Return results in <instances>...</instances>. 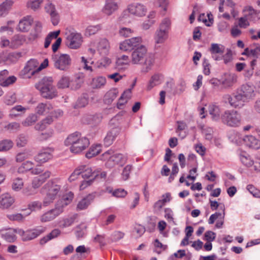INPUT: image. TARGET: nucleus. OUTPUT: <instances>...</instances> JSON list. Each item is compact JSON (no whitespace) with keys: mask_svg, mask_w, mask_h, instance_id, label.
I'll list each match as a JSON object with an SVG mask.
<instances>
[{"mask_svg":"<svg viewBox=\"0 0 260 260\" xmlns=\"http://www.w3.org/2000/svg\"><path fill=\"white\" fill-rule=\"evenodd\" d=\"M255 96L254 87L249 84H243L232 95L224 94L222 101L225 104H229L232 107L241 108L244 102H248Z\"/></svg>","mask_w":260,"mask_h":260,"instance_id":"obj_1","label":"nucleus"},{"mask_svg":"<svg viewBox=\"0 0 260 260\" xmlns=\"http://www.w3.org/2000/svg\"><path fill=\"white\" fill-rule=\"evenodd\" d=\"M131 61L134 64L142 65L141 72L146 73L151 70L154 59L151 54L148 53L146 47L140 44L132 52Z\"/></svg>","mask_w":260,"mask_h":260,"instance_id":"obj_2","label":"nucleus"},{"mask_svg":"<svg viewBox=\"0 0 260 260\" xmlns=\"http://www.w3.org/2000/svg\"><path fill=\"white\" fill-rule=\"evenodd\" d=\"M51 77H44L36 85L41 95L46 99H52L57 96V91L53 84Z\"/></svg>","mask_w":260,"mask_h":260,"instance_id":"obj_3","label":"nucleus"},{"mask_svg":"<svg viewBox=\"0 0 260 260\" xmlns=\"http://www.w3.org/2000/svg\"><path fill=\"white\" fill-rule=\"evenodd\" d=\"M61 186L55 182L49 181L42 188V192L46 195L43 201L44 207H47L53 202L60 191Z\"/></svg>","mask_w":260,"mask_h":260,"instance_id":"obj_4","label":"nucleus"},{"mask_svg":"<svg viewBox=\"0 0 260 260\" xmlns=\"http://www.w3.org/2000/svg\"><path fill=\"white\" fill-rule=\"evenodd\" d=\"M112 150H108L103 154L101 159L106 161L105 166L107 168L111 169L116 165L122 166L127 161L126 156L120 153L113 154Z\"/></svg>","mask_w":260,"mask_h":260,"instance_id":"obj_5","label":"nucleus"},{"mask_svg":"<svg viewBox=\"0 0 260 260\" xmlns=\"http://www.w3.org/2000/svg\"><path fill=\"white\" fill-rule=\"evenodd\" d=\"M81 134L75 132L70 135L64 141V145L70 146V151L74 153L81 152Z\"/></svg>","mask_w":260,"mask_h":260,"instance_id":"obj_6","label":"nucleus"},{"mask_svg":"<svg viewBox=\"0 0 260 260\" xmlns=\"http://www.w3.org/2000/svg\"><path fill=\"white\" fill-rule=\"evenodd\" d=\"M52 60L54 67L61 71L67 70L71 63V59L67 54H54L52 55Z\"/></svg>","mask_w":260,"mask_h":260,"instance_id":"obj_7","label":"nucleus"},{"mask_svg":"<svg viewBox=\"0 0 260 260\" xmlns=\"http://www.w3.org/2000/svg\"><path fill=\"white\" fill-rule=\"evenodd\" d=\"M221 119L223 123L232 127L238 126L241 123L240 114L234 110L225 111L221 116Z\"/></svg>","mask_w":260,"mask_h":260,"instance_id":"obj_8","label":"nucleus"},{"mask_svg":"<svg viewBox=\"0 0 260 260\" xmlns=\"http://www.w3.org/2000/svg\"><path fill=\"white\" fill-rule=\"evenodd\" d=\"M46 228L44 226H37V228L24 231L21 229H18L19 234L22 240L27 241L33 240L45 232Z\"/></svg>","mask_w":260,"mask_h":260,"instance_id":"obj_9","label":"nucleus"},{"mask_svg":"<svg viewBox=\"0 0 260 260\" xmlns=\"http://www.w3.org/2000/svg\"><path fill=\"white\" fill-rule=\"evenodd\" d=\"M66 44L72 49L80 47L81 41V36L74 29H67L66 31Z\"/></svg>","mask_w":260,"mask_h":260,"instance_id":"obj_10","label":"nucleus"},{"mask_svg":"<svg viewBox=\"0 0 260 260\" xmlns=\"http://www.w3.org/2000/svg\"><path fill=\"white\" fill-rule=\"evenodd\" d=\"M39 62L37 60L31 59L27 61L24 69L21 72V75L23 78H29L39 71L37 70Z\"/></svg>","mask_w":260,"mask_h":260,"instance_id":"obj_11","label":"nucleus"},{"mask_svg":"<svg viewBox=\"0 0 260 260\" xmlns=\"http://www.w3.org/2000/svg\"><path fill=\"white\" fill-rule=\"evenodd\" d=\"M98 175L95 170L93 171L90 168L82 166V178H84L82 180V189L90 186Z\"/></svg>","mask_w":260,"mask_h":260,"instance_id":"obj_12","label":"nucleus"},{"mask_svg":"<svg viewBox=\"0 0 260 260\" xmlns=\"http://www.w3.org/2000/svg\"><path fill=\"white\" fill-rule=\"evenodd\" d=\"M53 149L50 147L43 148L35 156V160L40 164H44L53 158Z\"/></svg>","mask_w":260,"mask_h":260,"instance_id":"obj_13","label":"nucleus"},{"mask_svg":"<svg viewBox=\"0 0 260 260\" xmlns=\"http://www.w3.org/2000/svg\"><path fill=\"white\" fill-rule=\"evenodd\" d=\"M142 42L140 37L132 38L125 40L120 44L119 49L123 51H131L134 50Z\"/></svg>","mask_w":260,"mask_h":260,"instance_id":"obj_14","label":"nucleus"},{"mask_svg":"<svg viewBox=\"0 0 260 260\" xmlns=\"http://www.w3.org/2000/svg\"><path fill=\"white\" fill-rule=\"evenodd\" d=\"M58 205L59 204L55 205L54 209L43 214L40 217L41 222H46L50 221L60 215L62 212L61 209L59 207Z\"/></svg>","mask_w":260,"mask_h":260,"instance_id":"obj_15","label":"nucleus"},{"mask_svg":"<svg viewBox=\"0 0 260 260\" xmlns=\"http://www.w3.org/2000/svg\"><path fill=\"white\" fill-rule=\"evenodd\" d=\"M127 10L129 13L134 15L141 17L145 15L147 8L141 4L136 3L128 5Z\"/></svg>","mask_w":260,"mask_h":260,"instance_id":"obj_16","label":"nucleus"},{"mask_svg":"<svg viewBox=\"0 0 260 260\" xmlns=\"http://www.w3.org/2000/svg\"><path fill=\"white\" fill-rule=\"evenodd\" d=\"M33 18L31 16H26L23 17L19 22L16 27L17 31L27 32L31 27L33 22Z\"/></svg>","mask_w":260,"mask_h":260,"instance_id":"obj_17","label":"nucleus"},{"mask_svg":"<svg viewBox=\"0 0 260 260\" xmlns=\"http://www.w3.org/2000/svg\"><path fill=\"white\" fill-rule=\"evenodd\" d=\"M16 233L18 234V229L9 228L0 230L2 238L9 242H13L16 239Z\"/></svg>","mask_w":260,"mask_h":260,"instance_id":"obj_18","label":"nucleus"},{"mask_svg":"<svg viewBox=\"0 0 260 260\" xmlns=\"http://www.w3.org/2000/svg\"><path fill=\"white\" fill-rule=\"evenodd\" d=\"M118 9V5L116 0H105V4L102 11L105 15L110 16Z\"/></svg>","mask_w":260,"mask_h":260,"instance_id":"obj_19","label":"nucleus"},{"mask_svg":"<svg viewBox=\"0 0 260 260\" xmlns=\"http://www.w3.org/2000/svg\"><path fill=\"white\" fill-rule=\"evenodd\" d=\"M15 202V199L9 193H5L0 196V208L8 209Z\"/></svg>","mask_w":260,"mask_h":260,"instance_id":"obj_20","label":"nucleus"},{"mask_svg":"<svg viewBox=\"0 0 260 260\" xmlns=\"http://www.w3.org/2000/svg\"><path fill=\"white\" fill-rule=\"evenodd\" d=\"M244 144L249 148L258 149L260 148V141L252 135L246 136L243 139Z\"/></svg>","mask_w":260,"mask_h":260,"instance_id":"obj_21","label":"nucleus"},{"mask_svg":"<svg viewBox=\"0 0 260 260\" xmlns=\"http://www.w3.org/2000/svg\"><path fill=\"white\" fill-rule=\"evenodd\" d=\"M120 130L119 128L115 127L109 131L104 139V144L106 146L111 145L116 137L119 135Z\"/></svg>","mask_w":260,"mask_h":260,"instance_id":"obj_22","label":"nucleus"},{"mask_svg":"<svg viewBox=\"0 0 260 260\" xmlns=\"http://www.w3.org/2000/svg\"><path fill=\"white\" fill-rule=\"evenodd\" d=\"M74 194L72 192H69L64 195L62 198L58 200L55 205L59 204L58 206L61 209V212L63 211V208L70 204L73 200Z\"/></svg>","mask_w":260,"mask_h":260,"instance_id":"obj_23","label":"nucleus"},{"mask_svg":"<svg viewBox=\"0 0 260 260\" xmlns=\"http://www.w3.org/2000/svg\"><path fill=\"white\" fill-rule=\"evenodd\" d=\"M237 77L234 74H225L221 79V84L225 87L232 86L236 82Z\"/></svg>","mask_w":260,"mask_h":260,"instance_id":"obj_24","label":"nucleus"},{"mask_svg":"<svg viewBox=\"0 0 260 260\" xmlns=\"http://www.w3.org/2000/svg\"><path fill=\"white\" fill-rule=\"evenodd\" d=\"M110 44L107 39H101L98 43L97 49L102 55H107L110 49Z\"/></svg>","mask_w":260,"mask_h":260,"instance_id":"obj_25","label":"nucleus"},{"mask_svg":"<svg viewBox=\"0 0 260 260\" xmlns=\"http://www.w3.org/2000/svg\"><path fill=\"white\" fill-rule=\"evenodd\" d=\"M52 108L51 104L49 103H41L36 107V112L39 115H45L49 113Z\"/></svg>","mask_w":260,"mask_h":260,"instance_id":"obj_26","label":"nucleus"},{"mask_svg":"<svg viewBox=\"0 0 260 260\" xmlns=\"http://www.w3.org/2000/svg\"><path fill=\"white\" fill-rule=\"evenodd\" d=\"M118 95L116 88H112L106 93L104 96V102L107 105L111 104Z\"/></svg>","mask_w":260,"mask_h":260,"instance_id":"obj_27","label":"nucleus"},{"mask_svg":"<svg viewBox=\"0 0 260 260\" xmlns=\"http://www.w3.org/2000/svg\"><path fill=\"white\" fill-rule=\"evenodd\" d=\"M25 39L23 36L16 35L14 36L11 40V48L16 49L21 46L25 42Z\"/></svg>","mask_w":260,"mask_h":260,"instance_id":"obj_28","label":"nucleus"},{"mask_svg":"<svg viewBox=\"0 0 260 260\" xmlns=\"http://www.w3.org/2000/svg\"><path fill=\"white\" fill-rule=\"evenodd\" d=\"M169 33L162 31L161 30L157 29L154 36L155 42L156 44H162L168 39Z\"/></svg>","mask_w":260,"mask_h":260,"instance_id":"obj_29","label":"nucleus"},{"mask_svg":"<svg viewBox=\"0 0 260 260\" xmlns=\"http://www.w3.org/2000/svg\"><path fill=\"white\" fill-rule=\"evenodd\" d=\"M60 234V231L58 229H54L49 234L46 236L41 239L40 243L41 245H44L49 240L56 238Z\"/></svg>","mask_w":260,"mask_h":260,"instance_id":"obj_30","label":"nucleus"},{"mask_svg":"<svg viewBox=\"0 0 260 260\" xmlns=\"http://www.w3.org/2000/svg\"><path fill=\"white\" fill-rule=\"evenodd\" d=\"M106 83V78L103 76H99L93 78L90 85L92 88L98 89L103 87Z\"/></svg>","mask_w":260,"mask_h":260,"instance_id":"obj_31","label":"nucleus"},{"mask_svg":"<svg viewBox=\"0 0 260 260\" xmlns=\"http://www.w3.org/2000/svg\"><path fill=\"white\" fill-rule=\"evenodd\" d=\"M13 2L11 0H6L0 5V16L7 15L11 9Z\"/></svg>","mask_w":260,"mask_h":260,"instance_id":"obj_32","label":"nucleus"},{"mask_svg":"<svg viewBox=\"0 0 260 260\" xmlns=\"http://www.w3.org/2000/svg\"><path fill=\"white\" fill-rule=\"evenodd\" d=\"M34 163L29 160H27L22 163L18 168L17 172L19 174H23L32 170Z\"/></svg>","mask_w":260,"mask_h":260,"instance_id":"obj_33","label":"nucleus"},{"mask_svg":"<svg viewBox=\"0 0 260 260\" xmlns=\"http://www.w3.org/2000/svg\"><path fill=\"white\" fill-rule=\"evenodd\" d=\"M225 47L223 45L219 44L212 43L209 49L212 54H222L224 52Z\"/></svg>","mask_w":260,"mask_h":260,"instance_id":"obj_34","label":"nucleus"},{"mask_svg":"<svg viewBox=\"0 0 260 260\" xmlns=\"http://www.w3.org/2000/svg\"><path fill=\"white\" fill-rule=\"evenodd\" d=\"M220 209L222 210V213L215 212L212 214L208 220V223L210 224L214 223L215 220L218 218L224 219L225 216V207L224 205L220 206Z\"/></svg>","mask_w":260,"mask_h":260,"instance_id":"obj_35","label":"nucleus"},{"mask_svg":"<svg viewBox=\"0 0 260 260\" xmlns=\"http://www.w3.org/2000/svg\"><path fill=\"white\" fill-rule=\"evenodd\" d=\"M241 162L247 167H251L253 164V161L250 156L245 152H242L240 155Z\"/></svg>","mask_w":260,"mask_h":260,"instance_id":"obj_36","label":"nucleus"},{"mask_svg":"<svg viewBox=\"0 0 260 260\" xmlns=\"http://www.w3.org/2000/svg\"><path fill=\"white\" fill-rule=\"evenodd\" d=\"M26 109L21 105H17L13 107L10 111L9 116L12 118L20 116L19 112L25 113Z\"/></svg>","mask_w":260,"mask_h":260,"instance_id":"obj_37","label":"nucleus"},{"mask_svg":"<svg viewBox=\"0 0 260 260\" xmlns=\"http://www.w3.org/2000/svg\"><path fill=\"white\" fill-rule=\"evenodd\" d=\"M38 120V117L36 114H29L22 122L24 126H29L34 124Z\"/></svg>","mask_w":260,"mask_h":260,"instance_id":"obj_38","label":"nucleus"},{"mask_svg":"<svg viewBox=\"0 0 260 260\" xmlns=\"http://www.w3.org/2000/svg\"><path fill=\"white\" fill-rule=\"evenodd\" d=\"M13 146V142L11 140L5 139L0 141V152L7 151Z\"/></svg>","mask_w":260,"mask_h":260,"instance_id":"obj_39","label":"nucleus"},{"mask_svg":"<svg viewBox=\"0 0 260 260\" xmlns=\"http://www.w3.org/2000/svg\"><path fill=\"white\" fill-rule=\"evenodd\" d=\"M60 33L59 30L50 32L45 38L44 47L48 48L50 45L52 40L56 39Z\"/></svg>","mask_w":260,"mask_h":260,"instance_id":"obj_40","label":"nucleus"},{"mask_svg":"<svg viewBox=\"0 0 260 260\" xmlns=\"http://www.w3.org/2000/svg\"><path fill=\"white\" fill-rule=\"evenodd\" d=\"M209 114L212 116L213 119L217 120L220 117V109L215 105H211L209 107Z\"/></svg>","mask_w":260,"mask_h":260,"instance_id":"obj_41","label":"nucleus"},{"mask_svg":"<svg viewBox=\"0 0 260 260\" xmlns=\"http://www.w3.org/2000/svg\"><path fill=\"white\" fill-rule=\"evenodd\" d=\"M24 186L23 179L21 178L17 177L14 179L12 184V188L15 191L20 190Z\"/></svg>","mask_w":260,"mask_h":260,"instance_id":"obj_42","label":"nucleus"},{"mask_svg":"<svg viewBox=\"0 0 260 260\" xmlns=\"http://www.w3.org/2000/svg\"><path fill=\"white\" fill-rule=\"evenodd\" d=\"M101 152V146L95 145L91 146L88 151L86 153L85 156L87 158H90L99 154Z\"/></svg>","mask_w":260,"mask_h":260,"instance_id":"obj_43","label":"nucleus"},{"mask_svg":"<svg viewBox=\"0 0 260 260\" xmlns=\"http://www.w3.org/2000/svg\"><path fill=\"white\" fill-rule=\"evenodd\" d=\"M171 20L169 18H165L161 21L158 29L165 31L169 33V30L171 29Z\"/></svg>","mask_w":260,"mask_h":260,"instance_id":"obj_44","label":"nucleus"},{"mask_svg":"<svg viewBox=\"0 0 260 260\" xmlns=\"http://www.w3.org/2000/svg\"><path fill=\"white\" fill-rule=\"evenodd\" d=\"M101 29V24H98L94 26H89L86 29L84 35L86 37H89L92 35H94Z\"/></svg>","mask_w":260,"mask_h":260,"instance_id":"obj_45","label":"nucleus"},{"mask_svg":"<svg viewBox=\"0 0 260 260\" xmlns=\"http://www.w3.org/2000/svg\"><path fill=\"white\" fill-rule=\"evenodd\" d=\"M17 101L16 95L15 93L7 94L4 98V102L7 105H12Z\"/></svg>","mask_w":260,"mask_h":260,"instance_id":"obj_46","label":"nucleus"},{"mask_svg":"<svg viewBox=\"0 0 260 260\" xmlns=\"http://www.w3.org/2000/svg\"><path fill=\"white\" fill-rule=\"evenodd\" d=\"M249 49L250 56H252L255 58H258L260 55V45L254 44L250 46Z\"/></svg>","mask_w":260,"mask_h":260,"instance_id":"obj_47","label":"nucleus"},{"mask_svg":"<svg viewBox=\"0 0 260 260\" xmlns=\"http://www.w3.org/2000/svg\"><path fill=\"white\" fill-rule=\"evenodd\" d=\"M133 169V166L131 165H126L123 169L121 173V178L123 181L128 180L129 178V175Z\"/></svg>","mask_w":260,"mask_h":260,"instance_id":"obj_48","label":"nucleus"},{"mask_svg":"<svg viewBox=\"0 0 260 260\" xmlns=\"http://www.w3.org/2000/svg\"><path fill=\"white\" fill-rule=\"evenodd\" d=\"M95 195L93 193L89 194L82 198V210L86 209L93 201Z\"/></svg>","mask_w":260,"mask_h":260,"instance_id":"obj_49","label":"nucleus"},{"mask_svg":"<svg viewBox=\"0 0 260 260\" xmlns=\"http://www.w3.org/2000/svg\"><path fill=\"white\" fill-rule=\"evenodd\" d=\"M81 74L80 73L75 75V78L71 81V88L73 89H77L80 88L81 86Z\"/></svg>","mask_w":260,"mask_h":260,"instance_id":"obj_50","label":"nucleus"},{"mask_svg":"<svg viewBox=\"0 0 260 260\" xmlns=\"http://www.w3.org/2000/svg\"><path fill=\"white\" fill-rule=\"evenodd\" d=\"M130 60L128 56L123 55L117 59L116 62L117 67L120 68L122 66L128 65Z\"/></svg>","mask_w":260,"mask_h":260,"instance_id":"obj_51","label":"nucleus"},{"mask_svg":"<svg viewBox=\"0 0 260 260\" xmlns=\"http://www.w3.org/2000/svg\"><path fill=\"white\" fill-rule=\"evenodd\" d=\"M70 78L67 76H62L57 83L58 88H65L69 87Z\"/></svg>","mask_w":260,"mask_h":260,"instance_id":"obj_52","label":"nucleus"},{"mask_svg":"<svg viewBox=\"0 0 260 260\" xmlns=\"http://www.w3.org/2000/svg\"><path fill=\"white\" fill-rule=\"evenodd\" d=\"M159 83V76L158 75H154L152 76L147 86L148 90H151L153 87Z\"/></svg>","mask_w":260,"mask_h":260,"instance_id":"obj_53","label":"nucleus"},{"mask_svg":"<svg viewBox=\"0 0 260 260\" xmlns=\"http://www.w3.org/2000/svg\"><path fill=\"white\" fill-rule=\"evenodd\" d=\"M43 0H33L27 2V6L34 10H36L40 8V5L43 3Z\"/></svg>","mask_w":260,"mask_h":260,"instance_id":"obj_54","label":"nucleus"},{"mask_svg":"<svg viewBox=\"0 0 260 260\" xmlns=\"http://www.w3.org/2000/svg\"><path fill=\"white\" fill-rule=\"evenodd\" d=\"M16 145L18 147H24L27 143V139L26 137L23 135H20L16 140Z\"/></svg>","mask_w":260,"mask_h":260,"instance_id":"obj_55","label":"nucleus"},{"mask_svg":"<svg viewBox=\"0 0 260 260\" xmlns=\"http://www.w3.org/2000/svg\"><path fill=\"white\" fill-rule=\"evenodd\" d=\"M133 30L129 28L122 27L119 30V34L120 36L123 37H129L131 36Z\"/></svg>","mask_w":260,"mask_h":260,"instance_id":"obj_56","label":"nucleus"},{"mask_svg":"<svg viewBox=\"0 0 260 260\" xmlns=\"http://www.w3.org/2000/svg\"><path fill=\"white\" fill-rule=\"evenodd\" d=\"M29 157L28 153L23 151L17 153L15 156V160L17 162H21Z\"/></svg>","mask_w":260,"mask_h":260,"instance_id":"obj_57","label":"nucleus"},{"mask_svg":"<svg viewBox=\"0 0 260 260\" xmlns=\"http://www.w3.org/2000/svg\"><path fill=\"white\" fill-rule=\"evenodd\" d=\"M244 12L246 13L245 16L248 19H250L251 17L255 16L256 15V11L251 6H247L245 7Z\"/></svg>","mask_w":260,"mask_h":260,"instance_id":"obj_58","label":"nucleus"},{"mask_svg":"<svg viewBox=\"0 0 260 260\" xmlns=\"http://www.w3.org/2000/svg\"><path fill=\"white\" fill-rule=\"evenodd\" d=\"M81 174V170L80 168H77L75 170V171L72 173L70 178H69V180L70 182H72L76 180Z\"/></svg>","mask_w":260,"mask_h":260,"instance_id":"obj_59","label":"nucleus"},{"mask_svg":"<svg viewBox=\"0 0 260 260\" xmlns=\"http://www.w3.org/2000/svg\"><path fill=\"white\" fill-rule=\"evenodd\" d=\"M51 172L49 171H46L44 173L40 174L36 177L38 178L42 183H44L50 177Z\"/></svg>","mask_w":260,"mask_h":260,"instance_id":"obj_60","label":"nucleus"},{"mask_svg":"<svg viewBox=\"0 0 260 260\" xmlns=\"http://www.w3.org/2000/svg\"><path fill=\"white\" fill-rule=\"evenodd\" d=\"M43 203L39 201H34L28 205L29 209L32 211L40 210L42 208Z\"/></svg>","mask_w":260,"mask_h":260,"instance_id":"obj_61","label":"nucleus"},{"mask_svg":"<svg viewBox=\"0 0 260 260\" xmlns=\"http://www.w3.org/2000/svg\"><path fill=\"white\" fill-rule=\"evenodd\" d=\"M247 189L253 197L260 198V190L256 189L252 185H247Z\"/></svg>","mask_w":260,"mask_h":260,"instance_id":"obj_62","label":"nucleus"},{"mask_svg":"<svg viewBox=\"0 0 260 260\" xmlns=\"http://www.w3.org/2000/svg\"><path fill=\"white\" fill-rule=\"evenodd\" d=\"M20 127V124L16 122H13L9 123L6 126V128L10 131H17L19 129Z\"/></svg>","mask_w":260,"mask_h":260,"instance_id":"obj_63","label":"nucleus"},{"mask_svg":"<svg viewBox=\"0 0 260 260\" xmlns=\"http://www.w3.org/2000/svg\"><path fill=\"white\" fill-rule=\"evenodd\" d=\"M16 81V78L12 76L8 78H7L5 80H4L2 83H1V85L4 87H7L9 85L13 84Z\"/></svg>","mask_w":260,"mask_h":260,"instance_id":"obj_64","label":"nucleus"}]
</instances>
